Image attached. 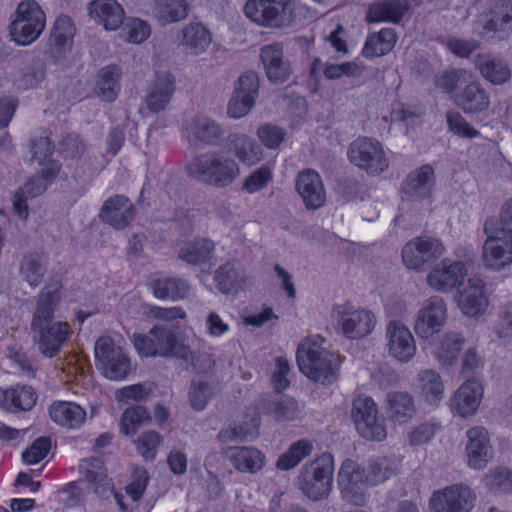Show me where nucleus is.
Listing matches in <instances>:
<instances>
[{"label": "nucleus", "instance_id": "obj_1", "mask_svg": "<svg viewBox=\"0 0 512 512\" xmlns=\"http://www.w3.org/2000/svg\"><path fill=\"white\" fill-rule=\"evenodd\" d=\"M60 300L57 284L44 286L35 297L30 331L34 346L46 358L59 355L73 333L68 322L56 320L55 312Z\"/></svg>", "mask_w": 512, "mask_h": 512}, {"label": "nucleus", "instance_id": "obj_2", "mask_svg": "<svg viewBox=\"0 0 512 512\" xmlns=\"http://www.w3.org/2000/svg\"><path fill=\"white\" fill-rule=\"evenodd\" d=\"M135 349L144 357L174 358L192 366L199 373L212 369L213 361L207 354H196L176 334L163 326L153 327L148 334H134Z\"/></svg>", "mask_w": 512, "mask_h": 512}, {"label": "nucleus", "instance_id": "obj_3", "mask_svg": "<svg viewBox=\"0 0 512 512\" xmlns=\"http://www.w3.org/2000/svg\"><path fill=\"white\" fill-rule=\"evenodd\" d=\"M319 335L308 336L299 344L296 360L300 371L309 379L330 384L338 378L339 356L323 347Z\"/></svg>", "mask_w": 512, "mask_h": 512}, {"label": "nucleus", "instance_id": "obj_4", "mask_svg": "<svg viewBox=\"0 0 512 512\" xmlns=\"http://www.w3.org/2000/svg\"><path fill=\"white\" fill-rule=\"evenodd\" d=\"M190 177L216 188L233 184L240 175L238 162L218 151H208L194 156L186 165Z\"/></svg>", "mask_w": 512, "mask_h": 512}, {"label": "nucleus", "instance_id": "obj_5", "mask_svg": "<svg viewBox=\"0 0 512 512\" xmlns=\"http://www.w3.org/2000/svg\"><path fill=\"white\" fill-rule=\"evenodd\" d=\"M487 239L482 259L486 267L500 270L512 262V229L497 217L487 219L483 227Z\"/></svg>", "mask_w": 512, "mask_h": 512}, {"label": "nucleus", "instance_id": "obj_6", "mask_svg": "<svg viewBox=\"0 0 512 512\" xmlns=\"http://www.w3.org/2000/svg\"><path fill=\"white\" fill-rule=\"evenodd\" d=\"M333 472V457L324 453L302 467L297 477V486L309 499L322 500L331 492Z\"/></svg>", "mask_w": 512, "mask_h": 512}, {"label": "nucleus", "instance_id": "obj_7", "mask_svg": "<svg viewBox=\"0 0 512 512\" xmlns=\"http://www.w3.org/2000/svg\"><path fill=\"white\" fill-rule=\"evenodd\" d=\"M295 10V0H248L244 7L249 19L272 29L292 26L296 18Z\"/></svg>", "mask_w": 512, "mask_h": 512}, {"label": "nucleus", "instance_id": "obj_8", "mask_svg": "<svg viewBox=\"0 0 512 512\" xmlns=\"http://www.w3.org/2000/svg\"><path fill=\"white\" fill-rule=\"evenodd\" d=\"M46 16L39 4L34 0L19 3L15 18L10 25V35L19 45H29L43 32Z\"/></svg>", "mask_w": 512, "mask_h": 512}, {"label": "nucleus", "instance_id": "obj_9", "mask_svg": "<svg viewBox=\"0 0 512 512\" xmlns=\"http://www.w3.org/2000/svg\"><path fill=\"white\" fill-rule=\"evenodd\" d=\"M349 161L368 175L376 176L389 167L382 144L369 137H358L348 148Z\"/></svg>", "mask_w": 512, "mask_h": 512}, {"label": "nucleus", "instance_id": "obj_10", "mask_svg": "<svg viewBox=\"0 0 512 512\" xmlns=\"http://www.w3.org/2000/svg\"><path fill=\"white\" fill-rule=\"evenodd\" d=\"M95 362L97 369L110 380H123L131 372L129 357L108 336L100 337L96 341Z\"/></svg>", "mask_w": 512, "mask_h": 512}, {"label": "nucleus", "instance_id": "obj_11", "mask_svg": "<svg viewBox=\"0 0 512 512\" xmlns=\"http://www.w3.org/2000/svg\"><path fill=\"white\" fill-rule=\"evenodd\" d=\"M338 485L342 498L355 506L366 504L368 493V480H366L365 469L357 462L346 459L338 473Z\"/></svg>", "mask_w": 512, "mask_h": 512}, {"label": "nucleus", "instance_id": "obj_12", "mask_svg": "<svg viewBox=\"0 0 512 512\" xmlns=\"http://www.w3.org/2000/svg\"><path fill=\"white\" fill-rule=\"evenodd\" d=\"M352 419L363 438L373 441H382L386 438V429L378 419L377 405L372 398L360 395L353 400Z\"/></svg>", "mask_w": 512, "mask_h": 512}, {"label": "nucleus", "instance_id": "obj_13", "mask_svg": "<svg viewBox=\"0 0 512 512\" xmlns=\"http://www.w3.org/2000/svg\"><path fill=\"white\" fill-rule=\"evenodd\" d=\"M336 311L338 324L344 336L349 339L366 337L375 328L376 317L370 310L344 304L338 306Z\"/></svg>", "mask_w": 512, "mask_h": 512}, {"label": "nucleus", "instance_id": "obj_14", "mask_svg": "<svg viewBox=\"0 0 512 512\" xmlns=\"http://www.w3.org/2000/svg\"><path fill=\"white\" fill-rule=\"evenodd\" d=\"M474 32L485 37L491 32L507 34L512 30V1L492 0L489 11L481 14L475 22Z\"/></svg>", "mask_w": 512, "mask_h": 512}, {"label": "nucleus", "instance_id": "obj_15", "mask_svg": "<svg viewBox=\"0 0 512 512\" xmlns=\"http://www.w3.org/2000/svg\"><path fill=\"white\" fill-rule=\"evenodd\" d=\"M385 347L388 355L400 363L410 362L417 351L415 339L400 321H389L385 329Z\"/></svg>", "mask_w": 512, "mask_h": 512}, {"label": "nucleus", "instance_id": "obj_16", "mask_svg": "<svg viewBox=\"0 0 512 512\" xmlns=\"http://www.w3.org/2000/svg\"><path fill=\"white\" fill-rule=\"evenodd\" d=\"M444 253L442 242L434 237L420 236L406 243L402 259L409 269L419 270L425 263L435 261Z\"/></svg>", "mask_w": 512, "mask_h": 512}, {"label": "nucleus", "instance_id": "obj_17", "mask_svg": "<svg viewBox=\"0 0 512 512\" xmlns=\"http://www.w3.org/2000/svg\"><path fill=\"white\" fill-rule=\"evenodd\" d=\"M476 496L464 484H454L442 491L435 492L431 505L435 512H470Z\"/></svg>", "mask_w": 512, "mask_h": 512}, {"label": "nucleus", "instance_id": "obj_18", "mask_svg": "<svg viewBox=\"0 0 512 512\" xmlns=\"http://www.w3.org/2000/svg\"><path fill=\"white\" fill-rule=\"evenodd\" d=\"M76 28L71 18L66 15L59 16L54 22L46 43L45 54L54 62H59L70 53Z\"/></svg>", "mask_w": 512, "mask_h": 512}, {"label": "nucleus", "instance_id": "obj_19", "mask_svg": "<svg viewBox=\"0 0 512 512\" xmlns=\"http://www.w3.org/2000/svg\"><path fill=\"white\" fill-rule=\"evenodd\" d=\"M447 318V308L444 300L434 296L426 300L418 311L414 323L416 334L428 339L438 333Z\"/></svg>", "mask_w": 512, "mask_h": 512}, {"label": "nucleus", "instance_id": "obj_20", "mask_svg": "<svg viewBox=\"0 0 512 512\" xmlns=\"http://www.w3.org/2000/svg\"><path fill=\"white\" fill-rule=\"evenodd\" d=\"M188 140L195 145L219 146L224 139V129L214 119L194 116L185 127Z\"/></svg>", "mask_w": 512, "mask_h": 512}, {"label": "nucleus", "instance_id": "obj_21", "mask_svg": "<svg viewBox=\"0 0 512 512\" xmlns=\"http://www.w3.org/2000/svg\"><path fill=\"white\" fill-rule=\"evenodd\" d=\"M466 274L467 270L462 262L443 259L428 274L427 282L435 290L447 292L461 285Z\"/></svg>", "mask_w": 512, "mask_h": 512}, {"label": "nucleus", "instance_id": "obj_22", "mask_svg": "<svg viewBox=\"0 0 512 512\" xmlns=\"http://www.w3.org/2000/svg\"><path fill=\"white\" fill-rule=\"evenodd\" d=\"M260 59L269 81L279 84L287 81L291 75L290 63L284 58L281 43H272L260 49Z\"/></svg>", "mask_w": 512, "mask_h": 512}, {"label": "nucleus", "instance_id": "obj_23", "mask_svg": "<svg viewBox=\"0 0 512 512\" xmlns=\"http://www.w3.org/2000/svg\"><path fill=\"white\" fill-rule=\"evenodd\" d=\"M259 413L273 416L278 421H293L303 414V407L292 397L266 396L257 401Z\"/></svg>", "mask_w": 512, "mask_h": 512}, {"label": "nucleus", "instance_id": "obj_24", "mask_svg": "<svg viewBox=\"0 0 512 512\" xmlns=\"http://www.w3.org/2000/svg\"><path fill=\"white\" fill-rule=\"evenodd\" d=\"M296 190L307 209H318L326 201V192L320 175L311 169L299 172Z\"/></svg>", "mask_w": 512, "mask_h": 512}, {"label": "nucleus", "instance_id": "obj_25", "mask_svg": "<svg viewBox=\"0 0 512 512\" xmlns=\"http://www.w3.org/2000/svg\"><path fill=\"white\" fill-rule=\"evenodd\" d=\"M468 464L474 469H483L492 458L488 431L482 426L469 429L466 433Z\"/></svg>", "mask_w": 512, "mask_h": 512}, {"label": "nucleus", "instance_id": "obj_26", "mask_svg": "<svg viewBox=\"0 0 512 512\" xmlns=\"http://www.w3.org/2000/svg\"><path fill=\"white\" fill-rule=\"evenodd\" d=\"M175 78L170 73L158 74L150 83L145 95L146 107L152 113L164 110L175 93Z\"/></svg>", "mask_w": 512, "mask_h": 512}, {"label": "nucleus", "instance_id": "obj_27", "mask_svg": "<svg viewBox=\"0 0 512 512\" xmlns=\"http://www.w3.org/2000/svg\"><path fill=\"white\" fill-rule=\"evenodd\" d=\"M99 216L115 229H123L134 219L135 208L127 197L115 195L104 202Z\"/></svg>", "mask_w": 512, "mask_h": 512}, {"label": "nucleus", "instance_id": "obj_28", "mask_svg": "<svg viewBox=\"0 0 512 512\" xmlns=\"http://www.w3.org/2000/svg\"><path fill=\"white\" fill-rule=\"evenodd\" d=\"M458 306L465 315L470 317L478 316L486 310L488 299L481 279L471 278L466 286L459 290Z\"/></svg>", "mask_w": 512, "mask_h": 512}, {"label": "nucleus", "instance_id": "obj_29", "mask_svg": "<svg viewBox=\"0 0 512 512\" xmlns=\"http://www.w3.org/2000/svg\"><path fill=\"white\" fill-rule=\"evenodd\" d=\"M455 105L466 114L485 112L490 107V96L478 82H472L454 96Z\"/></svg>", "mask_w": 512, "mask_h": 512}, {"label": "nucleus", "instance_id": "obj_30", "mask_svg": "<svg viewBox=\"0 0 512 512\" xmlns=\"http://www.w3.org/2000/svg\"><path fill=\"white\" fill-rule=\"evenodd\" d=\"M474 65L480 75L494 85H502L512 76L506 61L489 53L478 54L474 59Z\"/></svg>", "mask_w": 512, "mask_h": 512}, {"label": "nucleus", "instance_id": "obj_31", "mask_svg": "<svg viewBox=\"0 0 512 512\" xmlns=\"http://www.w3.org/2000/svg\"><path fill=\"white\" fill-rule=\"evenodd\" d=\"M36 401L37 393L29 385H16L0 391V406L9 412L29 411Z\"/></svg>", "mask_w": 512, "mask_h": 512}, {"label": "nucleus", "instance_id": "obj_32", "mask_svg": "<svg viewBox=\"0 0 512 512\" xmlns=\"http://www.w3.org/2000/svg\"><path fill=\"white\" fill-rule=\"evenodd\" d=\"M226 141L230 151L243 164L254 165L263 159L261 146L244 133H230Z\"/></svg>", "mask_w": 512, "mask_h": 512}, {"label": "nucleus", "instance_id": "obj_33", "mask_svg": "<svg viewBox=\"0 0 512 512\" xmlns=\"http://www.w3.org/2000/svg\"><path fill=\"white\" fill-rule=\"evenodd\" d=\"M482 394L481 383L475 379H469L456 391L452 406L460 416H471L479 407Z\"/></svg>", "mask_w": 512, "mask_h": 512}, {"label": "nucleus", "instance_id": "obj_34", "mask_svg": "<svg viewBox=\"0 0 512 512\" xmlns=\"http://www.w3.org/2000/svg\"><path fill=\"white\" fill-rule=\"evenodd\" d=\"M212 42L209 29L200 22H191L181 30L180 45L192 55L205 53Z\"/></svg>", "mask_w": 512, "mask_h": 512}, {"label": "nucleus", "instance_id": "obj_35", "mask_svg": "<svg viewBox=\"0 0 512 512\" xmlns=\"http://www.w3.org/2000/svg\"><path fill=\"white\" fill-rule=\"evenodd\" d=\"M434 185V170L426 164L407 176L403 183V191L415 199H425L431 195Z\"/></svg>", "mask_w": 512, "mask_h": 512}, {"label": "nucleus", "instance_id": "obj_36", "mask_svg": "<svg viewBox=\"0 0 512 512\" xmlns=\"http://www.w3.org/2000/svg\"><path fill=\"white\" fill-rule=\"evenodd\" d=\"M47 257L39 252L26 253L19 263V276L30 287H38L47 272Z\"/></svg>", "mask_w": 512, "mask_h": 512}, {"label": "nucleus", "instance_id": "obj_37", "mask_svg": "<svg viewBox=\"0 0 512 512\" xmlns=\"http://www.w3.org/2000/svg\"><path fill=\"white\" fill-rule=\"evenodd\" d=\"M408 8L407 0H379L370 5L367 20L369 22L398 23Z\"/></svg>", "mask_w": 512, "mask_h": 512}, {"label": "nucleus", "instance_id": "obj_38", "mask_svg": "<svg viewBox=\"0 0 512 512\" xmlns=\"http://www.w3.org/2000/svg\"><path fill=\"white\" fill-rule=\"evenodd\" d=\"M90 14L106 30H116L124 19V10L115 0H96L90 4Z\"/></svg>", "mask_w": 512, "mask_h": 512}, {"label": "nucleus", "instance_id": "obj_39", "mask_svg": "<svg viewBox=\"0 0 512 512\" xmlns=\"http://www.w3.org/2000/svg\"><path fill=\"white\" fill-rule=\"evenodd\" d=\"M51 419L57 424L69 428L79 427L85 420V410L74 402H54L49 408Z\"/></svg>", "mask_w": 512, "mask_h": 512}, {"label": "nucleus", "instance_id": "obj_40", "mask_svg": "<svg viewBox=\"0 0 512 512\" xmlns=\"http://www.w3.org/2000/svg\"><path fill=\"white\" fill-rule=\"evenodd\" d=\"M189 13L186 0H158L152 8L153 17L160 25H167L184 20Z\"/></svg>", "mask_w": 512, "mask_h": 512}, {"label": "nucleus", "instance_id": "obj_41", "mask_svg": "<svg viewBox=\"0 0 512 512\" xmlns=\"http://www.w3.org/2000/svg\"><path fill=\"white\" fill-rule=\"evenodd\" d=\"M418 389L426 402L438 405L444 397V383L440 374L432 369H424L417 374Z\"/></svg>", "mask_w": 512, "mask_h": 512}, {"label": "nucleus", "instance_id": "obj_42", "mask_svg": "<svg viewBox=\"0 0 512 512\" xmlns=\"http://www.w3.org/2000/svg\"><path fill=\"white\" fill-rule=\"evenodd\" d=\"M321 72L326 79L337 80L342 76L359 77L361 76L363 69L353 62L333 64L329 62H323L319 58H316L312 63L310 75L314 79H317L318 74Z\"/></svg>", "mask_w": 512, "mask_h": 512}, {"label": "nucleus", "instance_id": "obj_43", "mask_svg": "<svg viewBox=\"0 0 512 512\" xmlns=\"http://www.w3.org/2000/svg\"><path fill=\"white\" fill-rule=\"evenodd\" d=\"M229 459L241 472L255 473L262 469L265 457L253 447H233L228 449Z\"/></svg>", "mask_w": 512, "mask_h": 512}, {"label": "nucleus", "instance_id": "obj_44", "mask_svg": "<svg viewBox=\"0 0 512 512\" xmlns=\"http://www.w3.org/2000/svg\"><path fill=\"white\" fill-rule=\"evenodd\" d=\"M121 70L116 65H109L98 72L95 86L96 94L106 102L114 101L120 91Z\"/></svg>", "mask_w": 512, "mask_h": 512}, {"label": "nucleus", "instance_id": "obj_45", "mask_svg": "<svg viewBox=\"0 0 512 512\" xmlns=\"http://www.w3.org/2000/svg\"><path fill=\"white\" fill-rule=\"evenodd\" d=\"M396 41L395 30L383 28L378 33H373L367 37L362 54L366 58L383 56L394 48Z\"/></svg>", "mask_w": 512, "mask_h": 512}, {"label": "nucleus", "instance_id": "obj_46", "mask_svg": "<svg viewBox=\"0 0 512 512\" xmlns=\"http://www.w3.org/2000/svg\"><path fill=\"white\" fill-rule=\"evenodd\" d=\"M60 164L57 161H50L40 173L31 177L20 188L24 197L34 198L44 193L48 185L57 177L60 171Z\"/></svg>", "mask_w": 512, "mask_h": 512}, {"label": "nucleus", "instance_id": "obj_47", "mask_svg": "<svg viewBox=\"0 0 512 512\" xmlns=\"http://www.w3.org/2000/svg\"><path fill=\"white\" fill-rule=\"evenodd\" d=\"M80 471L85 479L94 484V491L96 494L105 497L109 490H111V480L107 478L106 470L103 468V463L98 458L83 460L80 464Z\"/></svg>", "mask_w": 512, "mask_h": 512}, {"label": "nucleus", "instance_id": "obj_48", "mask_svg": "<svg viewBox=\"0 0 512 512\" xmlns=\"http://www.w3.org/2000/svg\"><path fill=\"white\" fill-rule=\"evenodd\" d=\"M213 241L202 238L196 239L179 250V258L190 265H203L209 262L214 254Z\"/></svg>", "mask_w": 512, "mask_h": 512}, {"label": "nucleus", "instance_id": "obj_49", "mask_svg": "<svg viewBox=\"0 0 512 512\" xmlns=\"http://www.w3.org/2000/svg\"><path fill=\"white\" fill-rule=\"evenodd\" d=\"M388 416L393 422L405 423L415 413L414 401L407 392H391L387 395Z\"/></svg>", "mask_w": 512, "mask_h": 512}, {"label": "nucleus", "instance_id": "obj_50", "mask_svg": "<svg viewBox=\"0 0 512 512\" xmlns=\"http://www.w3.org/2000/svg\"><path fill=\"white\" fill-rule=\"evenodd\" d=\"M464 338L454 332L443 335L436 351V357L443 367L453 366L458 359L459 353L463 347Z\"/></svg>", "mask_w": 512, "mask_h": 512}, {"label": "nucleus", "instance_id": "obj_51", "mask_svg": "<svg viewBox=\"0 0 512 512\" xmlns=\"http://www.w3.org/2000/svg\"><path fill=\"white\" fill-rule=\"evenodd\" d=\"M365 469V476L372 486L381 484L388 480L398 471V462L393 458H377L370 460Z\"/></svg>", "mask_w": 512, "mask_h": 512}, {"label": "nucleus", "instance_id": "obj_52", "mask_svg": "<svg viewBox=\"0 0 512 512\" xmlns=\"http://www.w3.org/2000/svg\"><path fill=\"white\" fill-rule=\"evenodd\" d=\"M190 291L187 281L180 278H165L155 280L153 292L157 298L178 300L185 298Z\"/></svg>", "mask_w": 512, "mask_h": 512}, {"label": "nucleus", "instance_id": "obj_53", "mask_svg": "<svg viewBox=\"0 0 512 512\" xmlns=\"http://www.w3.org/2000/svg\"><path fill=\"white\" fill-rule=\"evenodd\" d=\"M313 451V444L305 439L298 440L290 445L276 462V467L286 471L296 467L304 458Z\"/></svg>", "mask_w": 512, "mask_h": 512}, {"label": "nucleus", "instance_id": "obj_54", "mask_svg": "<svg viewBox=\"0 0 512 512\" xmlns=\"http://www.w3.org/2000/svg\"><path fill=\"white\" fill-rule=\"evenodd\" d=\"M243 279V273L234 262H227L215 271L214 280L218 289L224 293H230Z\"/></svg>", "mask_w": 512, "mask_h": 512}, {"label": "nucleus", "instance_id": "obj_55", "mask_svg": "<svg viewBox=\"0 0 512 512\" xmlns=\"http://www.w3.org/2000/svg\"><path fill=\"white\" fill-rule=\"evenodd\" d=\"M150 420V415L146 408L141 405H135L125 409L121 417L120 428L125 435L136 433L139 427Z\"/></svg>", "mask_w": 512, "mask_h": 512}, {"label": "nucleus", "instance_id": "obj_56", "mask_svg": "<svg viewBox=\"0 0 512 512\" xmlns=\"http://www.w3.org/2000/svg\"><path fill=\"white\" fill-rule=\"evenodd\" d=\"M272 177L271 169L266 166H262L245 178L242 190L249 194L261 191L267 187L269 182L272 180Z\"/></svg>", "mask_w": 512, "mask_h": 512}, {"label": "nucleus", "instance_id": "obj_57", "mask_svg": "<svg viewBox=\"0 0 512 512\" xmlns=\"http://www.w3.org/2000/svg\"><path fill=\"white\" fill-rule=\"evenodd\" d=\"M486 486L493 492H512V470L499 468L486 476Z\"/></svg>", "mask_w": 512, "mask_h": 512}, {"label": "nucleus", "instance_id": "obj_58", "mask_svg": "<svg viewBox=\"0 0 512 512\" xmlns=\"http://www.w3.org/2000/svg\"><path fill=\"white\" fill-rule=\"evenodd\" d=\"M285 131L276 125L265 123L258 127L257 136L268 149H277L285 138Z\"/></svg>", "mask_w": 512, "mask_h": 512}, {"label": "nucleus", "instance_id": "obj_59", "mask_svg": "<svg viewBox=\"0 0 512 512\" xmlns=\"http://www.w3.org/2000/svg\"><path fill=\"white\" fill-rule=\"evenodd\" d=\"M446 119L449 130L460 137L474 138L479 135L459 112L448 111Z\"/></svg>", "mask_w": 512, "mask_h": 512}, {"label": "nucleus", "instance_id": "obj_60", "mask_svg": "<svg viewBox=\"0 0 512 512\" xmlns=\"http://www.w3.org/2000/svg\"><path fill=\"white\" fill-rule=\"evenodd\" d=\"M212 396L211 387L204 381H192L189 391L191 407L195 410H203Z\"/></svg>", "mask_w": 512, "mask_h": 512}, {"label": "nucleus", "instance_id": "obj_61", "mask_svg": "<svg viewBox=\"0 0 512 512\" xmlns=\"http://www.w3.org/2000/svg\"><path fill=\"white\" fill-rule=\"evenodd\" d=\"M160 441L161 436L157 432L148 431L142 433L135 443L137 450L146 460H153L156 456Z\"/></svg>", "mask_w": 512, "mask_h": 512}, {"label": "nucleus", "instance_id": "obj_62", "mask_svg": "<svg viewBox=\"0 0 512 512\" xmlns=\"http://www.w3.org/2000/svg\"><path fill=\"white\" fill-rule=\"evenodd\" d=\"M51 448V441L48 437H39L23 454V461L27 464H36L45 458Z\"/></svg>", "mask_w": 512, "mask_h": 512}, {"label": "nucleus", "instance_id": "obj_63", "mask_svg": "<svg viewBox=\"0 0 512 512\" xmlns=\"http://www.w3.org/2000/svg\"><path fill=\"white\" fill-rule=\"evenodd\" d=\"M255 103V99L234 92L232 99L229 102L227 113L231 118H241L249 113Z\"/></svg>", "mask_w": 512, "mask_h": 512}, {"label": "nucleus", "instance_id": "obj_64", "mask_svg": "<svg viewBox=\"0 0 512 512\" xmlns=\"http://www.w3.org/2000/svg\"><path fill=\"white\" fill-rule=\"evenodd\" d=\"M124 29L126 30L127 40L135 44L145 41L151 33L150 25L140 19L130 20Z\"/></svg>", "mask_w": 512, "mask_h": 512}]
</instances>
